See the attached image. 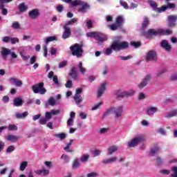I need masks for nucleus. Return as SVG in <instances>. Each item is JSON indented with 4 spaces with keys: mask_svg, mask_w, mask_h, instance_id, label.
I'll list each match as a JSON object with an SVG mask.
<instances>
[{
    "mask_svg": "<svg viewBox=\"0 0 177 177\" xmlns=\"http://www.w3.org/2000/svg\"><path fill=\"white\" fill-rule=\"evenodd\" d=\"M125 21V19H124V17L122 16H119L116 18V24L121 27L122 26V23Z\"/></svg>",
    "mask_w": 177,
    "mask_h": 177,
    "instance_id": "41",
    "label": "nucleus"
},
{
    "mask_svg": "<svg viewBox=\"0 0 177 177\" xmlns=\"http://www.w3.org/2000/svg\"><path fill=\"white\" fill-rule=\"evenodd\" d=\"M10 82L11 84H13V85H15V86H18V87L23 86V82L15 77H11L10 79Z\"/></svg>",
    "mask_w": 177,
    "mask_h": 177,
    "instance_id": "26",
    "label": "nucleus"
},
{
    "mask_svg": "<svg viewBox=\"0 0 177 177\" xmlns=\"http://www.w3.org/2000/svg\"><path fill=\"white\" fill-rule=\"evenodd\" d=\"M12 151H15V147L13 145L9 146L6 149V153H8V154H10Z\"/></svg>",
    "mask_w": 177,
    "mask_h": 177,
    "instance_id": "53",
    "label": "nucleus"
},
{
    "mask_svg": "<svg viewBox=\"0 0 177 177\" xmlns=\"http://www.w3.org/2000/svg\"><path fill=\"white\" fill-rule=\"evenodd\" d=\"M35 172L37 175H42L43 174V176H48V175H49V170L45 168H43V169L36 170Z\"/></svg>",
    "mask_w": 177,
    "mask_h": 177,
    "instance_id": "30",
    "label": "nucleus"
},
{
    "mask_svg": "<svg viewBox=\"0 0 177 177\" xmlns=\"http://www.w3.org/2000/svg\"><path fill=\"white\" fill-rule=\"evenodd\" d=\"M28 16L30 19H35L39 16V10L37 8L33 9L29 11Z\"/></svg>",
    "mask_w": 177,
    "mask_h": 177,
    "instance_id": "21",
    "label": "nucleus"
},
{
    "mask_svg": "<svg viewBox=\"0 0 177 177\" xmlns=\"http://www.w3.org/2000/svg\"><path fill=\"white\" fill-rule=\"evenodd\" d=\"M66 88H72L73 87V81L68 80L66 84H65Z\"/></svg>",
    "mask_w": 177,
    "mask_h": 177,
    "instance_id": "61",
    "label": "nucleus"
},
{
    "mask_svg": "<svg viewBox=\"0 0 177 177\" xmlns=\"http://www.w3.org/2000/svg\"><path fill=\"white\" fill-rule=\"evenodd\" d=\"M73 142H74L73 140H70L69 142L66 144V146L64 148L65 151H67L68 153H71L73 151V150L70 149V146L73 145Z\"/></svg>",
    "mask_w": 177,
    "mask_h": 177,
    "instance_id": "38",
    "label": "nucleus"
},
{
    "mask_svg": "<svg viewBox=\"0 0 177 177\" xmlns=\"http://www.w3.org/2000/svg\"><path fill=\"white\" fill-rule=\"evenodd\" d=\"M106 85H107V83L106 82L101 84L100 86L97 89V97H101L103 93H104V91H106Z\"/></svg>",
    "mask_w": 177,
    "mask_h": 177,
    "instance_id": "19",
    "label": "nucleus"
},
{
    "mask_svg": "<svg viewBox=\"0 0 177 177\" xmlns=\"http://www.w3.org/2000/svg\"><path fill=\"white\" fill-rule=\"evenodd\" d=\"M6 140H8V142H17V140L19 139H20V137L14 136V135H8L6 138Z\"/></svg>",
    "mask_w": 177,
    "mask_h": 177,
    "instance_id": "33",
    "label": "nucleus"
},
{
    "mask_svg": "<svg viewBox=\"0 0 177 177\" xmlns=\"http://www.w3.org/2000/svg\"><path fill=\"white\" fill-rule=\"evenodd\" d=\"M10 82L11 84H13V85H15V86H18V87L23 86V82L15 77H11L10 79Z\"/></svg>",
    "mask_w": 177,
    "mask_h": 177,
    "instance_id": "25",
    "label": "nucleus"
},
{
    "mask_svg": "<svg viewBox=\"0 0 177 177\" xmlns=\"http://www.w3.org/2000/svg\"><path fill=\"white\" fill-rule=\"evenodd\" d=\"M160 46L161 48L165 49L166 52H171V50L172 49V46L169 45V43H168V40L166 39L162 40V41L160 42Z\"/></svg>",
    "mask_w": 177,
    "mask_h": 177,
    "instance_id": "15",
    "label": "nucleus"
},
{
    "mask_svg": "<svg viewBox=\"0 0 177 177\" xmlns=\"http://www.w3.org/2000/svg\"><path fill=\"white\" fill-rule=\"evenodd\" d=\"M48 119L45 118H41L39 119V124H41V125H46V124L48 122Z\"/></svg>",
    "mask_w": 177,
    "mask_h": 177,
    "instance_id": "58",
    "label": "nucleus"
},
{
    "mask_svg": "<svg viewBox=\"0 0 177 177\" xmlns=\"http://www.w3.org/2000/svg\"><path fill=\"white\" fill-rule=\"evenodd\" d=\"M72 6H81L82 8L79 9V12H81L82 13H85V12L91 8L88 3H85L80 0H75L72 2Z\"/></svg>",
    "mask_w": 177,
    "mask_h": 177,
    "instance_id": "5",
    "label": "nucleus"
},
{
    "mask_svg": "<svg viewBox=\"0 0 177 177\" xmlns=\"http://www.w3.org/2000/svg\"><path fill=\"white\" fill-rule=\"evenodd\" d=\"M28 165V162H27V161H24V162H21L20 166H19V170L24 171V169H26V168H27Z\"/></svg>",
    "mask_w": 177,
    "mask_h": 177,
    "instance_id": "43",
    "label": "nucleus"
},
{
    "mask_svg": "<svg viewBox=\"0 0 177 177\" xmlns=\"http://www.w3.org/2000/svg\"><path fill=\"white\" fill-rule=\"evenodd\" d=\"M10 41L12 45H15V44H19V38L17 37H11Z\"/></svg>",
    "mask_w": 177,
    "mask_h": 177,
    "instance_id": "54",
    "label": "nucleus"
},
{
    "mask_svg": "<svg viewBox=\"0 0 177 177\" xmlns=\"http://www.w3.org/2000/svg\"><path fill=\"white\" fill-rule=\"evenodd\" d=\"M27 115H28V111H25L22 113H15V117L17 120H20L21 118H26V117H27Z\"/></svg>",
    "mask_w": 177,
    "mask_h": 177,
    "instance_id": "36",
    "label": "nucleus"
},
{
    "mask_svg": "<svg viewBox=\"0 0 177 177\" xmlns=\"http://www.w3.org/2000/svg\"><path fill=\"white\" fill-rule=\"evenodd\" d=\"M157 111H158V109L156 106H149L146 109V114L149 117L154 115Z\"/></svg>",
    "mask_w": 177,
    "mask_h": 177,
    "instance_id": "18",
    "label": "nucleus"
},
{
    "mask_svg": "<svg viewBox=\"0 0 177 177\" xmlns=\"http://www.w3.org/2000/svg\"><path fill=\"white\" fill-rule=\"evenodd\" d=\"M135 95V91L130 90L129 91H122L119 90L115 92V96L118 98L120 97H129V96H133Z\"/></svg>",
    "mask_w": 177,
    "mask_h": 177,
    "instance_id": "7",
    "label": "nucleus"
},
{
    "mask_svg": "<svg viewBox=\"0 0 177 177\" xmlns=\"http://www.w3.org/2000/svg\"><path fill=\"white\" fill-rule=\"evenodd\" d=\"M44 82H40L36 85H33L32 86V91H33L34 93H40V95H45L46 92V88L44 87Z\"/></svg>",
    "mask_w": 177,
    "mask_h": 177,
    "instance_id": "6",
    "label": "nucleus"
},
{
    "mask_svg": "<svg viewBox=\"0 0 177 177\" xmlns=\"http://www.w3.org/2000/svg\"><path fill=\"white\" fill-rule=\"evenodd\" d=\"M73 169H76V168H78L80 167V159L76 158L72 165Z\"/></svg>",
    "mask_w": 177,
    "mask_h": 177,
    "instance_id": "45",
    "label": "nucleus"
},
{
    "mask_svg": "<svg viewBox=\"0 0 177 177\" xmlns=\"http://www.w3.org/2000/svg\"><path fill=\"white\" fill-rule=\"evenodd\" d=\"M61 160H64V162L66 164L70 161V157H68V156H67L66 153H64L61 156Z\"/></svg>",
    "mask_w": 177,
    "mask_h": 177,
    "instance_id": "47",
    "label": "nucleus"
},
{
    "mask_svg": "<svg viewBox=\"0 0 177 177\" xmlns=\"http://www.w3.org/2000/svg\"><path fill=\"white\" fill-rule=\"evenodd\" d=\"M28 49H30L29 46H20L19 48L20 56L27 55V53L28 52Z\"/></svg>",
    "mask_w": 177,
    "mask_h": 177,
    "instance_id": "29",
    "label": "nucleus"
},
{
    "mask_svg": "<svg viewBox=\"0 0 177 177\" xmlns=\"http://www.w3.org/2000/svg\"><path fill=\"white\" fill-rule=\"evenodd\" d=\"M66 136H67V134L64 133H57L55 135V138H58V139H60L61 140L66 139Z\"/></svg>",
    "mask_w": 177,
    "mask_h": 177,
    "instance_id": "44",
    "label": "nucleus"
},
{
    "mask_svg": "<svg viewBox=\"0 0 177 177\" xmlns=\"http://www.w3.org/2000/svg\"><path fill=\"white\" fill-rule=\"evenodd\" d=\"M77 21H78V19L73 18L71 20L66 21V23L64 24L63 27L70 28L69 26H73V24H75V23H77Z\"/></svg>",
    "mask_w": 177,
    "mask_h": 177,
    "instance_id": "32",
    "label": "nucleus"
},
{
    "mask_svg": "<svg viewBox=\"0 0 177 177\" xmlns=\"http://www.w3.org/2000/svg\"><path fill=\"white\" fill-rule=\"evenodd\" d=\"M171 0H166V2L167 3V6H163L161 7V10H159V12H165V10H168V9H174V8H176V6L174 3H169Z\"/></svg>",
    "mask_w": 177,
    "mask_h": 177,
    "instance_id": "16",
    "label": "nucleus"
},
{
    "mask_svg": "<svg viewBox=\"0 0 177 177\" xmlns=\"http://www.w3.org/2000/svg\"><path fill=\"white\" fill-rule=\"evenodd\" d=\"M12 1L13 0H0V9H3V8H5V5H3V3H9Z\"/></svg>",
    "mask_w": 177,
    "mask_h": 177,
    "instance_id": "46",
    "label": "nucleus"
},
{
    "mask_svg": "<svg viewBox=\"0 0 177 177\" xmlns=\"http://www.w3.org/2000/svg\"><path fill=\"white\" fill-rule=\"evenodd\" d=\"M66 66H67V61L64 60L59 63L58 68H63L66 67Z\"/></svg>",
    "mask_w": 177,
    "mask_h": 177,
    "instance_id": "56",
    "label": "nucleus"
},
{
    "mask_svg": "<svg viewBox=\"0 0 177 177\" xmlns=\"http://www.w3.org/2000/svg\"><path fill=\"white\" fill-rule=\"evenodd\" d=\"M88 160H89V155L84 154L83 156H82L80 161L82 162H88Z\"/></svg>",
    "mask_w": 177,
    "mask_h": 177,
    "instance_id": "48",
    "label": "nucleus"
},
{
    "mask_svg": "<svg viewBox=\"0 0 177 177\" xmlns=\"http://www.w3.org/2000/svg\"><path fill=\"white\" fill-rule=\"evenodd\" d=\"M7 128L9 131H17V126L15 124H9Z\"/></svg>",
    "mask_w": 177,
    "mask_h": 177,
    "instance_id": "52",
    "label": "nucleus"
},
{
    "mask_svg": "<svg viewBox=\"0 0 177 177\" xmlns=\"http://www.w3.org/2000/svg\"><path fill=\"white\" fill-rule=\"evenodd\" d=\"M171 169L174 173L171 174L170 177H177V167H172Z\"/></svg>",
    "mask_w": 177,
    "mask_h": 177,
    "instance_id": "62",
    "label": "nucleus"
},
{
    "mask_svg": "<svg viewBox=\"0 0 177 177\" xmlns=\"http://www.w3.org/2000/svg\"><path fill=\"white\" fill-rule=\"evenodd\" d=\"M144 139L143 137L138 136L133 138L130 142H128V147H135V146H138L139 143H142Z\"/></svg>",
    "mask_w": 177,
    "mask_h": 177,
    "instance_id": "9",
    "label": "nucleus"
},
{
    "mask_svg": "<svg viewBox=\"0 0 177 177\" xmlns=\"http://www.w3.org/2000/svg\"><path fill=\"white\" fill-rule=\"evenodd\" d=\"M99 176V174L96 171H93L86 174V177H97Z\"/></svg>",
    "mask_w": 177,
    "mask_h": 177,
    "instance_id": "51",
    "label": "nucleus"
},
{
    "mask_svg": "<svg viewBox=\"0 0 177 177\" xmlns=\"http://www.w3.org/2000/svg\"><path fill=\"white\" fill-rule=\"evenodd\" d=\"M177 15H169L167 17L169 27L174 28L176 26Z\"/></svg>",
    "mask_w": 177,
    "mask_h": 177,
    "instance_id": "13",
    "label": "nucleus"
},
{
    "mask_svg": "<svg viewBox=\"0 0 177 177\" xmlns=\"http://www.w3.org/2000/svg\"><path fill=\"white\" fill-rule=\"evenodd\" d=\"M170 81H177V74L171 75L170 77Z\"/></svg>",
    "mask_w": 177,
    "mask_h": 177,
    "instance_id": "64",
    "label": "nucleus"
},
{
    "mask_svg": "<svg viewBox=\"0 0 177 177\" xmlns=\"http://www.w3.org/2000/svg\"><path fill=\"white\" fill-rule=\"evenodd\" d=\"M11 27L14 28V30H19V28H20V24L19 23V21H14L12 24Z\"/></svg>",
    "mask_w": 177,
    "mask_h": 177,
    "instance_id": "49",
    "label": "nucleus"
},
{
    "mask_svg": "<svg viewBox=\"0 0 177 177\" xmlns=\"http://www.w3.org/2000/svg\"><path fill=\"white\" fill-rule=\"evenodd\" d=\"M160 151V147L158 146L153 147L149 151L150 156H154V154H157Z\"/></svg>",
    "mask_w": 177,
    "mask_h": 177,
    "instance_id": "37",
    "label": "nucleus"
},
{
    "mask_svg": "<svg viewBox=\"0 0 177 177\" xmlns=\"http://www.w3.org/2000/svg\"><path fill=\"white\" fill-rule=\"evenodd\" d=\"M120 3L121 6H123V8L124 9H129V7L128 6V3H127V2H125L122 0H120Z\"/></svg>",
    "mask_w": 177,
    "mask_h": 177,
    "instance_id": "57",
    "label": "nucleus"
},
{
    "mask_svg": "<svg viewBox=\"0 0 177 177\" xmlns=\"http://www.w3.org/2000/svg\"><path fill=\"white\" fill-rule=\"evenodd\" d=\"M148 3L152 8L153 10L155 12H157L158 13H162V12H160L161 10V8H157L158 5L156 3V2L153 0L148 1Z\"/></svg>",
    "mask_w": 177,
    "mask_h": 177,
    "instance_id": "23",
    "label": "nucleus"
},
{
    "mask_svg": "<svg viewBox=\"0 0 177 177\" xmlns=\"http://www.w3.org/2000/svg\"><path fill=\"white\" fill-rule=\"evenodd\" d=\"M83 44H75L70 47L71 52L73 56H76L78 59L82 57V54L84 53Z\"/></svg>",
    "mask_w": 177,
    "mask_h": 177,
    "instance_id": "4",
    "label": "nucleus"
},
{
    "mask_svg": "<svg viewBox=\"0 0 177 177\" xmlns=\"http://www.w3.org/2000/svg\"><path fill=\"white\" fill-rule=\"evenodd\" d=\"M145 60L147 62H156L157 60V53L156 52V50H149L147 53Z\"/></svg>",
    "mask_w": 177,
    "mask_h": 177,
    "instance_id": "8",
    "label": "nucleus"
},
{
    "mask_svg": "<svg viewBox=\"0 0 177 177\" xmlns=\"http://www.w3.org/2000/svg\"><path fill=\"white\" fill-rule=\"evenodd\" d=\"M56 104V100L55 97H50L48 101L45 103V107L48 106H55Z\"/></svg>",
    "mask_w": 177,
    "mask_h": 177,
    "instance_id": "31",
    "label": "nucleus"
},
{
    "mask_svg": "<svg viewBox=\"0 0 177 177\" xmlns=\"http://www.w3.org/2000/svg\"><path fill=\"white\" fill-rule=\"evenodd\" d=\"M86 37L88 38H94L97 44H103V42H106V41L109 39L107 35L100 32H88L86 33Z\"/></svg>",
    "mask_w": 177,
    "mask_h": 177,
    "instance_id": "3",
    "label": "nucleus"
},
{
    "mask_svg": "<svg viewBox=\"0 0 177 177\" xmlns=\"http://www.w3.org/2000/svg\"><path fill=\"white\" fill-rule=\"evenodd\" d=\"M68 75V77H71V78L73 80V81H77V80H78V73L77 72V67H72L70 69Z\"/></svg>",
    "mask_w": 177,
    "mask_h": 177,
    "instance_id": "11",
    "label": "nucleus"
},
{
    "mask_svg": "<svg viewBox=\"0 0 177 177\" xmlns=\"http://www.w3.org/2000/svg\"><path fill=\"white\" fill-rule=\"evenodd\" d=\"M117 161V156H113L110 158L104 159L102 161V163L104 165H107V164H111L112 162H115Z\"/></svg>",
    "mask_w": 177,
    "mask_h": 177,
    "instance_id": "28",
    "label": "nucleus"
},
{
    "mask_svg": "<svg viewBox=\"0 0 177 177\" xmlns=\"http://www.w3.org/2000/svg\"><path fill=\"white\" fill-rule=\"evenodd\" d=\"M19 10L21 12V13H24V12H27V10L28 9V6L26 5L24 3H21L19 6Z\"/></svg>",
    "mask_w": 177,
    "mask_h": 177,
    "instance_id": "35",
    "label": "nucleus"
},
{
    "mask_svg": "<svg viewBox=\"0 0 177 177\" xmlns=\"http://www.w3.org/2000/svg\"><path fill=\"white\" fill-rule=\"evenodd\" d=\"M116 39L115 41L112 43L110 48H108L105 50V55L106 56H110L111 53H113V50L115 52H120V50H122L124 49H127L129 47V43L127 41H122L120 43L121 41V37L116 36L115 37Z\"/></svg>",
    "mask_w": 177,
    "mask_h": 177,
    "instance_id": "1",
    "label": "nucleus"
},
{
    "mask_svg": "<svg viewBox=\"0 0 177 177\" xmlns=\"http://www.w3.org/2000/svg\"><path fill=\"white\" fill-rule=\"evenodd\" d=\"M109 114H114L115 120H120V118L122 117V114H124V106L121 105L117 107H111L104 112L102 116L103 118L107 117Z\"/></svg>",
    "mask_w": 177,
    "mask_h": 177,
    "instance_id": "2",
    "label": "nucleus"
},
{
    "mask_svg": "<svg viewBox=\"0 0 177 177\" xmlns=\"http://www.w3.org/2000/svg\"><path fill=\"white\" fill-rule=\"evenodd\" d=\"M156 165L159 167L160 165H162V159L161 158L158 157L156 160Z\"/></svg>",
    "mask_w": 177,
    "mask_h": 177,
    "instance_id": "55",
    "label": "nucleus"
},
{
    "mask_svg": "<svg viewBox=\"0 0 177 177\" xmlns=\"http://www.w3.org/2000/svg\"><path fill=\"white\" fill-rule=\"evenodd\" d=\"M115 151H118V146L112 145L108 148L106 154L107 156H112Z\"/></svg>",
    "mask_w": 177,
    "mask_h": 177,
    "instance_id": "24",
    "label": "nucleus"
},
{
    "mask_svg": "<svg viewBox=\"0 0 177 177\" xmlns=\"http://www.w3.org/2000/svg\"><path fill=\"white\" fill-rule=\"evenodd\" d=\"M73 100H74L76 106H77V107H80V108L82 107V104H81V103H82V102L84 100L82 99V95H74Z\"/></svg>",
    "mask_w": 177,
    "mask_h": 177,
    "instance_id": "20",
    "label": "nucleus"
},
{
    "mask_svg": "<svg viewBox=\"0 0 177 177\" xmlns=\"http://www.w3.org/2000/svg\"><path fill=\"white\" fill-rule=\"evenodd\" d=\"M131 46H134V48H140V46L142 45V44H140V42L137 41H133L131 43Z\"/></svg>",
    "mask_w": 177,
    "mask_h": 177,
    "instance_id": "60",
    "label": "nucleus"
},
{
    "mask_svg": "<svg viewBox=\"0 0 177 177\" xmlns=\"http://www.w3.org/2000/svg\"><path fill=\"white\" fill-rule=\"evenodd\" d=\"M176 115H177V109H174V110L170 111L169 113H167L165 115V118H171L172 117L176 116Z\"/></svg>",
    "mask_w": 177,
    "mask_h": 177,
    "instance_id": "39",
    "label": "nucleus"
},
{
    "mask_svg": "<svg viewBox=\"0 0 177 177\" xmlns=\"http://www.w3.org/2000/svg\"><path fill=\"white\" fill-rule=\"evenodd\" d=\"M161 34H164L161 29L157 31L154 29H149L147 32H145L144 35H161Z\"/></svg>",
    "mask_w": 177,
    "mask_h": 177,
    "instance_id": "17",
    "label": "nucleus"
},
{
    "mask_svg": "<svg viewBox=\"0 0 177 177\" xmlns=\"http://www.w3.org/2000/svg\"><path fill=\"white\" fill-rule=\"evenodd\" d=\"M57 38L55 36H50L47 37L45 40V45L43 46L44 50V57H48V44L53 41H56Z\"/></svg>",
    "mask_w": 177,
    "mask_h": 177,
    "instance_id": "10",
    "label": "nucleus"
},
{
    "mask_svg": "<svg viewBox=\"0 0 177 177\" xmlns=\"http://www.w3.org/2000/svg\"><path fill=\"white\" fill-rule=\"evenodd\" d=\"M103 104V102H98L97 104H95L92 108L91 110H97Z\"/></svg>",
    "mask_w": 177,
    "mask_h": 177,
    "instance_id": "59",
    "label": "nucleus"
},
{
    "mask_svg": "<svg viewBox=\"0 0 177 177\" xmlns=\"http://www.w3.org/2000/svg\"><path fill=\"white\" fill-rule=\"evenodd\" d=\"M24 101L20 97H17L13 100V104L15 107L23 106Z\"/></svg>",
    "mask_w": 177,
    "mask_h": 177,
    "instance_id": "27",
    "label": "nucleus"
},
{
    "mask_svg": "<svg viewBox=\"0 0 177 177\" xmlns=\"http://www.w3.org/2000/svg\"><path fill=\"white\" fill-rule=\"evenodd\" d=\"M46 119L48 120V121H49V120H50V118H52V112H46V116H45Z\"/></svg>",
    "mask_w": 177,
    "mask_h": 177,
    "instance_id": "63",
    "label": "nucleus"
},
{
    "mask_svg": "<svg viewBox=\"0 0 177 177\" xmlns=\"http://www.w3.org/2000/svg\"><path fill=\"white\" fill-rule=\"evenodd\" d=\"M120 26H118L116 23L111 24L109 26L110 30L112 31H115L116 30H118Z\"/></svg>",
    "mask_w": 177,
    "mask_h": 177,
    "instance_id": "50",
    "label": "nucleus"
},
{
    "mask_svg": "<svg viewBox=\"0 0 177 177\" xmlns=\"http://www.w3.org/2000/svg\"><path fill=\"white\" fill-rule=\"evenodd\" d=\"M150 80H151V75H147L142 81L138 84V88L140 89H143L145 86H147V84H149Z\"/></svg>",
    "mask_w": 177,
    "mask_h": 177,
    "instance_id": "12",
    "label": "nucleus"
},
{
    "mask_svg": "<svg viewBox=\"0 0 177 177\" xmlns=\"http://www.w3.org/2000/svg\"><path fill=\"white\" fill-rule=\"evenodd\" d=\"M168 71V69L167 68H163L156 72V76L157 77H161V75L165 74Z\"/></svg>",
    "mask_w": 177,
    "mask_h": 177,
    "instance_id": "40",
    "label": "nucleus"
},
{
    "mask_svg": "<svg viewBox=\"0 0 177 177\" xmlns=\"http://www.w3.org/2000/svg\"><path fill=\"white\" fill-rule=\"evenodd\" d=\"M10 52H11V50L9 48H6L5 47H3L1 48V56H2V58L3 59V60H6V59H8V55H10Z\"/></svg>",
    "mask_w": 177,
    "mask_h": 177,
    "instance_id": "22",
    "label": "nucleus"
},
{
    "mask_svg": "<svg viewBox=\"0 0 177 177\" xmlns=\"http://www.w3.org/2000/svg\"><path fill=\"white\" fill-rule=\"evenodd\" d=\"M63 30L64 31L62 32V39H68V38L71 37V28L63 26Z\"/></svg>",
    "mask_w": 177,
    "mask_h": 177,
    "instance_id": "14",
    "label": "nucleus"
},
{
    "mask_svg": "<svg viewBox=\"0 0 177 177\" xmlns=\"http://www.w3.org/2000/svg\"><path fill=\"white\" fill-rule=\"evenodd\" d=\"M53 81L54 84L57 86V88H60V86H62V83L59 82V78L57 77V75L53 76Z\"/></svg>",
    "mask_w": 177,
    "mask_h": 177,
    "instance_id": "42",
    "label": "nucleus"
},
{
    "mask_svg": "<svg viewBox=\"0 0 177 177\" xmlns=\"http://www.w3.org/2000/svg\"><path fill=\"white\" fill-rule=\"evenodd\" d=\"M150 24V21L149 20V18L147 17H144V21L142 22V26H141V30H146L147 28V26Z\"/></svg>",
    "mask_w": 177,
    "mask_h": 177,
    "instance_id": "34",
    "label": "nucleus"
}]
</instances>
